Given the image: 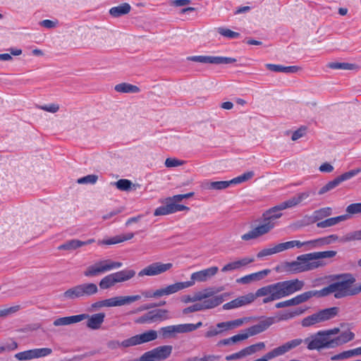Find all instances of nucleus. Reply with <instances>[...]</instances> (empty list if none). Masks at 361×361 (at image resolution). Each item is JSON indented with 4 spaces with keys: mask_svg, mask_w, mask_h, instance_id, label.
Wrapping results in <instances>:
<instances>
[{
    "mask_svg": "<svg viewBox=\"0 0 361 361\" xmlns=\"http://www.w3.org/2000/svg\"><path fill=\"white\" fill-rule=\"evenodd\" d=\"M255 176V173L252 171H247L242 175L235 177L231 180L232 184H238L245 181H247L252 178Z\"/></svg>",
    "mask_w": 361,
    "mask_h": 361,
    "instance_id": "nucleus-42",
    "label": "nucleus"
},
{
    "mask_svg": "<svg viewBox=\"0 0 361 361\" xmlns=\"http://www.w3.org/2000/svg\"><path fill=\"white\" fill-rule=\"evenodd\" d=\"M130 11V6L127 3H124L118 6L112 7L109 10V13L111 16L114 18H118L123 15L128 13Z\"/></svg>",
    "mask_w": 361,
    "mask_h": 361,
    "instance_id": "nucleus-35",
    "label": "nucleus"
},
{
    "mask_svg": "<svg viewBox=\"0 0 361 361\" xmlns=\"http://www.w3.org/2000/svg\"><path fill=\"white\" fill-rule=\"evenodd\" d=\"M355 65L353 63H330L328 65V67L332 69H343V70H353L355 68Z\"/></svg>",
    "mask_w": 361,
    "mask_h": 361,
    "instance_id": "nucleus-48",
    "label": "nucleus"
},
{
    "mask_svg": "<svg viewBox=\"0 0 361 361\" xmlns=\"http://www.w3.org/2000/svg\"><path fill=\"white\" fill-rule=\"evenodd\" d=\"M78 315L85 317L83 318V320L87 319L86 322L87 327L93 330L99 329L101 327L106 317L104 312H99L92 315L87 314H80Z\"/></svg>",
    "mask_w": 361,
    "mask_h": 361,
    "instance_id": "nucleus-24",
    "label": "nucleus"
},
{
    "mask_svg": "<svg viewBox=\"0 0 361 361\" xmlns=\"http://www.w3.org/2000/svg\"><path fill=\"white\" fill-rule=\"evenodd\" d=\"M81 240L78 239H72L59 245L58 247V250L72 251L81 247Z\"/></svg>",
    "mask_w": 361,
    "mask_h": 361,
    "instance_id": "nucleus-39",
    "label": "nucleus"
},
{
    "mask_svg": "<svg viewBox=\"0 0 361 361\" xmlns=\"http://www.w3.org/2000/svg\"><path fill=\"white\" fill-rule=\"evenodd\" d=\"M221 358L219 355H204L203 357L197 358L193 357L192 360L194 361H219Z\"/></svg>",
    "mask_w": 361,
    "mask_h": 361,
    "instance_id": "nucleus-61",
    "label": "nucleus"
},
{
    "mask_svg": "<svg viewBox=\"0 0 361 361\" xmlns=\"http://www.w3.org/2000/svg\"><path fill=\"white\" fill-rule=\"evenodd\" d=\"M266 67L273 72H282V73H296L301 70V68L296 66H283L281 65H276L272 63L266 64Z\"/></svg>",
    "mask_w": 361,
    "mask_h": 361,
    "instance_id": "nucleus-31",
    "label": "nucleus"
},
{
    "mask_svg": "<svg viewBox=\"0 0 361 361\" xmlns=\"http://www.w3.org/2000/svg\"><path fill=\"white\" fill-rule=\"evenodd\" d=\"M194 195V192H188L183 195H176L173 197H168L167 199L170 202L177 204V202H181L184 199L191 197Z\"/></svg>",
    "mask_w": 361,
    "mask_h": 361,
    "instance_id": "nucleus-54",
    "label": "nucleus"
},
{
    "mask_svg": "<svg viewBox=\"0 0 361 361\" xmlns=\"http://www.w3.org/2000/svg\"><path fill=\"white\" fill-rule=\"evenodd\" d=\"M339 312V307H332L321 310L310 316L305 317L301 324L304 327H308L314 324L331 320L336 317Z\"/></svg>",
    "mask_w": 361,
    "mask_h": 361,
    "instance_id": "nucleus-9",
    "label": "nucleus"
},
{
    "mask_svg": "<svg viewBox=\"0 0 361 361\" xmlns=\"http://www.w3.org/2000/svg\"><path fill=\"white\" fill-rule=\"evenodd\" d=\"M333 209L331 207H326L315 210L312 216V223L320 221L332 214Z\"/></svg>",
    "mask_w": 361,
    "mask_h": 361,
    "instance_id": "nucleus-33",
    "label": "nucleus"
},
{
    "mask_svg": "<svg viewBox=\"0 0 361 361\" xmlns=\"http://www.w3.org/2000/svg\"><path fill=\"white\" fill-rule=\"evenodd\" d=\"M305 131H306L305 127H301V128H298L297 130L293 132L292 137H291V140L293 141L298 140V139H300V137H302L305 135Z\"/></svg>",
    "mask_w": 361,
    "mask_h": 361,
    "instance_id": "nucleus-60",
    "label": "nucleus"
},
{
    "mask_svg": "<svg viewBox=\"0 0 361 361\" xmlns=\"http://www.w3.org/2000/svg\"><path fill=\"white\" fill-rule=\"evenodd\" d=\"M304 312H305V310H302L300 308L298 309V310H295V311H288V312H280L279 314V316H278L277 318L273 317L274 319V320H275L273 324H274L276 322L290 319L291 318H293L295 316L302 314Z\"/></svg>",
    "mask_w": 361,
    "mask_h": 361,
    "instance_id": "nucleus-38",
    "label": "nucleus"
},
{
    "mask_svg": "<svg viewBox=\"0 0 361 361\" xmlns=\"http://www.w3.org/2000/svg\"><path fill=\"white\" fill-rule=\"evenodd\" d=\"M346 212L348 214H361V202L360 203H353V204H349L346 207Z\"/></svg>",
    "mask_w": 361,
    "mask_h": 361,
    "instance_id": "nucleus-56",
    "label": "nucleus"
},
{
    "mask_svg": "<svg viewBox=\"0 0 361 361\" xmlns=\"http://www.w3.org/2000/svg\"><path fill=\"white\" fill-rule=\"evenodd\" d=\"M164 203L165 205L161 206L154 210V216H157L168 215L176 213L177 212L189 210V207L183 204H173L172 202H170L167 198L165 200Z\"/></svg>",
    "mask_w": 361,
    "mask_h": 361,
    "instance_id": "nucleus-20",
    "label": "nucleus"
},
{
    "mask_svg": "<svg viewBox=\"0 0 361 361\" xmlns=\"http://www.w3.org/2000/svg\"><path fill=\"white\" fill-rule=\"evenodd\" d=\"M157 338V331L151 329L124 340L123 345L125 347L135 346L154 341Z\"/></svg>",
    "mask_w": 361,
    "mask_h": 361,
    "instance_id": "nucleus-16",
    "label": "nucleus"
},
{
    "mask_svg": "<svg viewBox=\"0 0 361 361\" xmlns=\"http://www.w3.org/2000/svg\"><path fill=\"white\" fill-rule=\"evenodd\" d=\"M254 261V257H243L242 259L226 264L222 267L221 271L228 272L234 270H238L247 266L249 264L253 262Z\"/></svg>",
    "mask_w": 361,
    "mask_h": 361,
    "instance_id": "nucleus-25",
    "label": "nucleus"
},
{
    "mask_svg": "<svg viewBox=\"0 0 361 361\" xmlns=\"http://www.w3.org/2000/svg\"><path fill=\"white\" fill-rule=\"evenodd\" d=\"M184 161L175 158H167L165 161V166L167 168L176 167L182 166Z\"/></svg>",
    "mask_w": 361,
    "mask_h": 361,
    "instance_id": "nucleus-58",
    "label": "nucleus"
},
{
    "mask_svg": "<svg viewBox=\"0 0 361 361\" xmlns=\"http://www.w3.org/2000/svg\"><path fill=\"white\" fill-rule=\"evenodd\" d=\"M317 239H318V242H319V245L320 246V247H322L324 245H330V244L333 243L334 242L338 240V236L337 235L332 234V235H328L326 237L319 238Z\"/></svg>",
    "mask_w": 361,
    "mask_h": 361,
    "instance_id": "nucleus-47",
    "label": "nucleus"
},
{
    "mask_svg": "<svg viewBox=\"0 0 361 361\" xmlns=\"http://www.w3.org/2000/svg\"><path fill=\"white\" fill-rule=\"evenodd\" d=\"M304 286L305 282L298 279L280 281L262 287L257 290L255 293H248L238 297V299L240 307L250 304L259 297H264L262 302L267 304L300 291Z\"/></svg>",
    "mask_w": 361,
    "mask_h": 361,
    "instance_id": "nucleus-2",
    "label": "nucleus"
},
{
    "mask_svg": "<svg viewBox=\"0 0 361 361\" xmlns=\"http://www.w3.org/2000/svg\"><path fill=\"white\" fill-rule=\"evenodd\" d=\"M279 252L289 250L294 247V240L288 241L277 244Z\"/></svg>",
    "mask_w": 361,
    "mask_h": 361,
    "instance_id": "nucleus-62",
    "label": "nucleus"
},
{
    "mask_svg": "<svg viewBox=\"0 0 361 361\" xmlns=\"http://www.w3.org/2000/svg\"><path fill=\"white\" fill-rule=\"evenodd\" d=\"M18 344L16 341L11 340L10 343H7L4 345L0 346V353L5 351H12L18 348Z\"/></svg>",
    "mask_w": 361,
    "mask_h": 361,
    "instance_id": "nucleus-57",
    "label": "nucleus"
},
{
    "mask_svg": "<svg viewBox=\"0 0 361 361\" xmlns=\"http://www.w3.org/2000/svg\"><path fill=\"white\" fill-rule=\"evenodd\" d=\"M340 281L334 282L336 293L335 298L341 299L348 296L357 295L361 293V283L352 286L356 281L351 274H342L334 276Z\"/></svg>",
    "mask_w": 361,
    "mask_h": 361,
    "instance_id": "nucleus-5",
    "label": "nucleus"
},
{
    "mask_svg": "<svg viewBox=\"0 0 361 361\" xmlns=\"http://www.w3.org/2000/svg\"><path fill=\"white\" fill-rule=\"evenodd\" d=\"M118 283L117 279L114 273L104 276L99 283V288L102 290L109 289Z\"/></svg>",
    "mask_w": 361,
    "mask_h": 361,
    "instance_id": "nucleus-34",
    "label": "nucleus"
},
{
    "mask_svg": "<svg viewBox=\"0 0 361 361\" xmlns=\"http://www.w3.org/2000/svg\"><path fill=\"white\" fill-rule=\"evenodd\" d=\"M141 299V295H121L103 300L105 307H120L130 305Z\"/></svg>",
    "mask_w": 361,
    "mask_h": 361,
    "instance_id": "nucleus-19",
    "label": "nucleus"
},
{
    "mask_svg": "<svg viewBox=\"0 0 361 361\" xmlns=\"http://www.w3.org/2000/svg\"><path fill=\"white\" fill-rule=\"evenodd\" d=\"M15 358L20 361L30 360L33 359L32 350H27L16 353Z\"/></svg>",
    "mask_w": 361,
    "mask_h": 361,
    "instance_id": "nucleus-50",
    "label": "nucleus"
},
{
    "mask_svg": "<svg viewBox=\"0 0 361 361\" xmlns=\"http://www.w3.org/2000/svg\"><path fill=\"white\" fill-rule=\"evenodd\" d=\"M37 109L50 112V113H56L59 110V105L58 104H49L46 105H37Z\"/></svg>",
    "mask_w": 361,
    "mask_h": 361,
    "instance_id": "nucleus-53",
    "label": "nucleus"
},
{
    "mask_svg": "<svg viewBox=\"0 0 361 361\" xmlns=\"http://www.w3.org/2000/svg\"><path fill=\"white\" fill-rule=\"evenodd\" d=\"M332 293H334V296L335 297L336 291L334 283L329 284L328 286L324 287L319 290H312L304 292L301 294L296 295L294 298H292V300L293 305L295 306L308 301L312 298H323L329 295L330 294Z\"/></svg>",
    "mask_w": 361,
    "mask_h": 361,
    "instance_id": "nucleus-13",
    "label": "nucleus"
},
{
    "mask_svg": "<svg viewBox=\"0 0 361 361\" xmlns=\"http://www.w3.org/2000/svg\"><path fill=\"white\" fill-rule=\"evenodd\" d=\"M118 283H123L133 279L135 276V271L133 269H123L114 273Z\"/></svg>",
    "mask_w": 361,
    "mask_h": 361,
    "instance_id": "nucleus-37",
    "label": "nucleus"
},
{
    "mask_svg": "<svg viewBox=\"0 0 361 361\" xmlns=\"http://www.w3.org/2000/svg\"><path fill=\"white\" fill-rule=\"evenodd\" d=\"M274 319L272 317H267L265 319L259 322L257 324L253 325L243 331L240 334L233 336L230 338H225L219 341L217 345H227L232 343H235L248 338L250 336L259 334L267 330L274 322Z\"/></svg>",
    "mask_w": 361,
    "mask_h": 361,
    "instance_id": "nucleus-7",
    "label": "nucleus"
},
{
    "mask_svg": "<svg viewBox=\"0 0 361 361\" xmlns=\"http://www.w3.org/2000/svg\"><path fill=\"white\" fill-rule=\"evenodd\" d=\"M218 32L221 35L224 37L233 39L237 38L240 36V34L238 32L232 31L229 29L224 28V27H219L217 29Z\"/></svg>",
    "mask_w": 361,
    "mask_h": 361,
    "instance_id": "nucleus-52",
    "label": "nucleus"
},
{
    "mask_svg": "<svg viewBox=\"0 0 361 361\" xmlns=\"http://www.w3.org/2000/svg\"><path fill=\"white\" fill-rule=\"evenodd\" d=\"M173 350L172 345H166L158 346L145 353L142 356V361H161L167 359Z\"/></svg>",
    "mask_w": 361,
    "mask_h": 361,
    "instance_id": "nucleus-15",
    "label": "nucleus"
},
{
    "mask_svg": "<svg viewBox=\"0 0 361 361\" xmlns=\"http://www.w3.org/2000/svg\"><path fill=\"white\" fill-rule=\"evenodd\" d=\"M114 89L116 92L121 93H137L140 92V88L137 86L126 82L116 85Z\"/></svg>",
    "mask_w": 361,
    "mask_h": 361,
    "instance_id": "nucleus-36",
    "label": "nucleus"
},
{
    "mask_svg": "<svg viewBox=\"0 0 361 361\" xmlns=\"http://www.w3.org/2000/svg\"><path fill=\"white\" fill-rule=\"evenodd\" d=\"M340 332V329L335 327L328 330L319 331L316 334L305 339L307 348L310 350H321L324 348H334L331 342L334 338L331 336L336 335Z\"/></svg>",
    "mask_w": 361,
    "mask_h": 361,
    "instance_id": "nucleus-6",
    "label": "nucleus"
},
{
    "mask_svg": "<svg viewBox=\"0 0 361 361\" xmlns=\"http://www.w3.org/2000/svg\"><path fill=\"white\" fill-rule=\"evenodd\" d=\"M172 267V263L164 264L160 262H157L149 264L140 271L138 276L140 277H142L144 276H154L168 271Z\"/></svg>",
    "mask_w": 361,
    "mask_h": 361,
    "instance_id": "nucleus-17",
    "label": "nucleus"
},
{
    "mask_svg": "<svg viewBox=\"0 0 361 361\" xmlns=\"http://www.w3.org/2000/svg\"><path fill=\"white\" fill-rule=\"evenodd\" d=\"M337 254L336 251L328 250L303 254L297 257L295 261L286 262L284 269L293 273H301L317 269L324 267L326 264L322 260L333 258Z\"/></svg>",
    "mask_w": 361,
    "mask_h": 361,
    "instance_id": "nucleus-3",
    "label": "nucleus"
},
{
    "mask_svg": "<svg viewBox=\"0 0 361 361\" xmlns=\"http://www.w3.org/2000/svg\"><path fill=\"white\" fill-rule=\"evenodd\" d=\"M281 202L267 210L263 214L264 220L262 223L241 235V239L245 241L257 239L272 230L276 225L275 221L282 216L280 212L287 209L281 208Z\"/></svg>",
    "mask_w": 361,
    "mask_h": 361,
    "instance_id": "nucleus-4",
    "label": "nucleus"
},
{
    "mask_svg": "<svg viewBox=\"0 0 361 361\" xmlns=\"http://www.w3.org/2000/svg\"><path fill=\"white\" fill-rule=\"evenodd\" d=\"M303 343H305V340H302V338H295L273 349L270 352L273 355V357L274 358L276 357L282 355L286 353L287 352H289L290 350L300 346Z\"/></svg>",
    "mask_w": 361,
    "mask_h": 361,
    "instance_id": "nucleus-22",
    "label": "nucleus"
},
{
    "mask_svg": "<svg viewBox=\"0 0 361 361\" xmlns=\"http://www.w3.org/2000/svg\"><path fill=\"white\" fill-rule=\"evenodd\" d=\"M123 264L119 262L103 259L87 267L83 274L86 277H93L113 269H118Z\"/></svg>",
    "mask_w": 361,
    "mask_h": 361,
    "instance_id": "nucleus-12",
    "label": "nucleus"
},
{
    "mask_svg": "<svg viewBox=\"0 0 361 361\" xmlns=\"http://www.w3.org/2000/svg\"><path fill=\"white\" fill-rule=\"evenodd\" d=\"M349 218L348 214L341 215L336 217L329 218L317 224L318 228H327L335 226L338 223L345 221Z\"/></svg>",
    "mask_w": 361,
    "mask_h": 361,
    "instance_id": "nucleus-30",
    "label": "nucleus"
},
{
    "mask_svg": "<svg viewBox=\"0 0 361 361\" xmlns=\"http://www.w3.org/2000/svg\"><path fill=\"white\" fill-rule=\"evenodd\" d=\"M202 310V306L200 305V302L195 303L191 306H189L185 308L183 310V314H188L190 312H197Z\"/></svg>",
    "mask_w": 361,
    "mask_h": 361,
    "instance_id": "nucleus-59",
    "label": "nucleus"
},
{
    "mask_svg": "<svg viewBox=\"0 0 361 361\" xmlns=\"http://www.w3.org/2000/svg\"><path fill=\"white\" fill-rule=\"evenodd\" d=\"M219 271L217 267H211L209 268L194 272L190 276V281L176 283L178 291L191 287L195 282H205L214 276Z\"/></svg>",
    "mask_w": 361,
    "mask_h": 361,
    "instance_id": "nucleus-11",
    "label": "nucleus"
},
{
    "mask_svg": "<svg viewBox=\"0 0 361 361\" xmlns=\"http://www.w3.org/2000/svg\"><path fill=\"white\" fill-rule=\"evenodd\" d=\"M160 333L164 338L175 336L176 334L185 333L184 325L177 324L164 326L160 329Z\"/></svg>",
    "mask_w": 361,
    "mask_h": 361,
    "instance_id": "nucleus-27",
    "label": "nucleus"
},
{
    "mask_svg": "<svg viewBox=\"0 0 361 361\" xmlns=\"http://www.w3.org/2000/svg\"><path fill=\"white\" fill-rule=\"evenodd\" d=\"M185 333L193 331L202 326V322H199L197 324H183Z\"/></svg>",
    "mask_w": 361,
    "mask_h": 361,
    "instance_id": "nucleus-63",
    "label": "nucleus"
},
{
    "mask_svg": "<svg viewBox=\"0 0 361 361\" xmlns=\"http://www.w3.org/2000/svg\"><path fill=\"white\" fill-rule=\"evenodd\" d=\"M249 318L243 317L232 321L217 323L216 326H210L204 333V336L207 338H211L221 335L227 331L241 326L244 323L249 322Z\"/></svg>",
    "mask_w": 361,
    "mask_h": 361,
    "instance_id": "nucleus-10",
    "label": "nucleus"
},
{
    "mask_svg": "<svg viewBox=\"0 0 361 361\" xmlns=\"http://www.w3.org/2000/svg\"><path fill=\"white\" fill-rule=\"evenodd\" d=\"M20 305H15L8 308L0 309V318H5L20 310Z\"/></svg>",
    "mask_w": 361,
    "mask_h": 361,
    "instance_id": "nucleus-51",
    "label": "nucleus"
},
{
    "mask_svg": "<svg viewBox=\"0 0 361 361\" xmlns=\"http://www.w3.org/2000/svg\"><path fill=\"white\" fill-rule=\"evenodd\" d=\"M232 184L231 180H221V181H214L211 182L207 184V188L211 190H223L229 187Z\"/></svg>",
    "mask_w": 361,
    "mask_h": 361,
    "instance_id": "nucleus-40",
    "label": "nucleus"
},
{
    "mask_svg": "<svg viewBox=\"0 0 361 361\" xmlns=\"http://www.w3.org/2000/svg\"><path fill=\"white\" fill-rule=\"evenodd\" d=\"M169 311L165 309H155L146 312L135 319L138 324H149L169 319Z\"/></svg>",
    "mask_w": 361,
    "mask_h": 361,
    "instance_id": "nucleus-14",
    "label": "nucleus"
},
{
    "mask_svg": "<svg viewBox=\"0 0 361 361\" xmlns=\"http://www.w3.org/2000/svg\"><path fill=\"white\" fill-rule=\"evenodd\" d=\"M304 286L305 282L298 279L280 281L262 287L257 290L255 293H248L238 297V299L240 307L250 304L259 297H264L262 302L267 304L300 291Z\"/></svg>",
    "mask_w": 361,
    "mask_h": 361,
    "instance_id": "nucleus-1",
    "label": "nucleus"
},
{
    "mask_svg": "<svg viewBox=\"0 0 361 361\" xmlns=\"http://www.w3.org/2000/svg\"><path fill=\"white\" fill-rule=\"evenodd\" d=\"M32 350L33 359L44 357L52 353V349L49 348H35Z\"/></svg>",
    "mask_w": 361,
    "mask_h": 361,
    "instance_id": "nucleus-43",
    "label": "nucleus"
},
{
    "mask_svg": "<svg viewBox=\"0 0 361 361\" xmlns=\"http://www.w3.org/2000/svg\"><path fill=\"white\" fill-rule=\"evenodd\" d=\"M121 243V240L118 238V235H116V236H114V237L107 239V240H99L98 242V244L109 245H114V244H117V243Z\"/></svg>",
    "mask_w": 361,
    "mask_h": 361,
    "instance_id": "nucleus-64",
    "label": "nucleus"
},
{
    "mask_svg": "<svg viewBox=\"0 0 361 361\" xmlns=\"http://www.w3.org/2000/svg\"><path fill=\"white\" fill-rule=\"evenodd\" d=\"M339 185V183L338 180L334 178V180L328 182L326 185H324L323 187H322L318 191V194L319 195H324L330 190L334 189Z\"/></svg>",
    "mask_w": 361,
    "mask_h": 361,
    "instance_id": "nucleus-44",
    "label": "nucleus"
},
{
    "mask_svg": "<svg viewBox=\"0 0 361 361\" xmlns=\"http://www.w3.org/2000/svg\"><path fill=\"white\" fill-rule=\"evenodd\" d=\"M224 296L221 295H216L211 298H207L203 300V302H200V305L202 306V310L212 309L215 307H217L220 304L224 302Z\"/></svg>",
    "mask_w": 361,
    "mask_h": 361,
    "instance_id": "nucleus-32",
    "label": "nucleus"
},
{
    "mask_svg": "<svg viewBox=\"0 0 361 361\" xmlns=\"http://www.w3.org/2000/svg\"><path fill=\"white\" fill-rule=\"evenodd\" d=\"M361 240V229L347 233L341 240L343 242H349Z\"/></svg>",
    "mask_w": 361,
    "mask_h": 361,
    "instance_id": "nucleus-49",
    "label": "nucleus"
},
{
    "mask_svg": "<svg viewBox=\"0 0 361 361\" xmlns=\"http://www.w3.org/2000/svg\"><path fill=\"white\" fill-rule=\"evenodd\" d=\"M178 292L176 283L173 284L169 285L164 288H161L152 292L150 290H142L141 291L142 295L145 298H158L164 295H169Z\"/></svg>",
    "mask_w": 361,
    "mask_h": 361,
    "instance_id": "nucleus-21",
    "label": "nucleus"
},
{
    "mask_svg": "<svg viewBox=\"0 0 361 361\" xmlns=\"http://www.w3.org/2000/svg\"><path fill=\"white\" fill-rule=\"evenodd\" d=\"M187 60L211 64H228L236 61V59L234 58L214 56H188Z\"/></svg>",
    "mask_w": 361,
    "mask_h": 361,
    "instance_id": "nucleus-18",
    "label": "nucleus"
},
{
    "mask_svg": "<svg viewBox=\"0 0 361 361\" xmlns=\"http://www.w3.org/2000/svg\"><path fill=\"white\" fill-rule=\"evenodd\" d=\"M84 316L73 315L69 317H60L55 319L53 324L55 326H68L73 324L78 323L83 320Z\"/></svg>",
    "mask_w": 361,
    "mask_h": 361,
    "instance_id": "nucleus-28",
    "label": "nucleus"
},
{
    "mask_svg": "<svg viewBox=\"0 0 361 361\" xmlns=\"http://www.w3.org/2000/svg\"><path fill=\"white\" fill-rule=\"evenodd\" d=\"M97 293L98 288L95 283H85L68 288L63 293L62 297L66 300H74L89 297Z\"/></svg>",
    "mask_w": 361,
    "mask_h": 361,
    "instance_id": "nucleus-8",
    "label": "nucleus"
},
{
    "mask_svg": "<svg viewBox=\"0 0 361 361\" xmlns=\"http://www.w3.org/2000/svg\"><path fill=\"white\" fill-rule=\"evenodd\" d=\"M279 252V250L278 245H276L272 247L264 248V249L262 250L257 254V257L258 258H263L264 257L272 255H274V254H276Z\"/></svg>",
    "mask_w": 361,
    "mask_h": 361,
    "instance_id": "nucleus-46",
    "label": "nucleus"
},
{
    "mask_svg": "<svg viewBox=\"0 0 361 361\" xmlns=\"http://www.w3.org/2000/svg\"><path fill=\"white\" fill-rule=\"evenodd\" d=\"M116 188L121 191H128L131 189L132 182L128 179H120L114 183Z\"/></svg>",
    "mask_w": 361,
    "mask_h": 361,
    "instance_id": "nucleus-45",
    "label": "nucleus"
},
{
    "mask_svg": "<svg viewBox=\"0 0 361 361\" xmlns=\"http://www.w3.org/2000/svg\"><path fill=\"white\" fill-rule=\"evenodd\" d=\"M314 194V192L311 190H305L304 192H299L286 201L281 202V208L295 207L305 201L310 195Z\"/></svg>",
    "mask_w": 361,
    "mask_h": 361,
    "instance_id": "nucleus-23",
    "label": "nucleus"
},
{
    "mask_svg": "<svg viewBox=\"0 0 361 361\" xmlns=\"http://www.w3.org/2000/svg\"><path fill=\"white\" fill-rule=\"evenodd\" d=\"M355 334L350 330L342 332L338 336L334 338V341L331 342L334 348L347 343L355 338Z\"/></svg>",
    "mask_w": 361,
    "mask_h": 361,
    "instance_id": "nucleus-29",
    "label": "nucleus"
},
{
    "mask_svg": "<svg viewBox=\"0 0 361 361\" xmlns=\"http://www.w3.org/2000/svg\"><path fill=\"white\" fill-rule=\"evenodd\" d=\"M270 269H264L262 271L252 273L238 279L236 282L242 284H247L253 281H257L267 276L270 273Z\"/></svg>",
    "mask_w": 361,
    "mask_h": 361,
    "instance_id": "nucleus-26",
    "label": "nucleus"
},
{
    "mask_svg": "<svg viewBox=\"0 0 361 361\" xmlns=\"http://www.w3.org/2000/svg\"><path fill=\"white\" fill-rule=\"evenodd\" d=\"M360 172H361V167L350 170L348 172H345V173L341 174V176L336 177V179L338 180L339 184H341L342 182L350 179L351 178L357 175Z\"/></svg>",
    "mask_w": 361,
    "mask_h": 361,
    "instance_id": "nucleus-41",
    "label": "nucleus"
},
{
    "mask_svg": "<svg viewBox=\"0 0 361 361\" xmlns=\"http://www.w3.org/2000/svg\"><path fill=\"white\" fill-rule=\"evenodd\" d=\"M98 180V176L94 174L87 175L78 180L79 184L95 183Z\"/></svg>",
    "mask_w": 361,
    "mask_h": 361,
    "instance_id": "nucleus-55",
    "label": "nucleus"
}]
</instances>
